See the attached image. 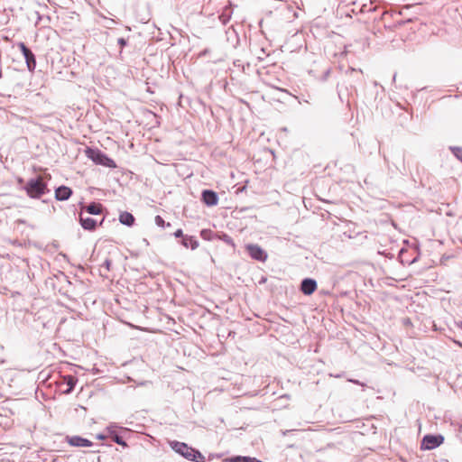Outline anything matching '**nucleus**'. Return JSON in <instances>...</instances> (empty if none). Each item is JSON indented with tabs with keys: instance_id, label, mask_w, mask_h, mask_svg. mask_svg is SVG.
Segmentation results:
<instances>
[{
	"instance_id": "obj_12",
	"label": "nucleus",
	"mask_w": 462,
	"mask_h": 462,
	"mask_svg": "<svg viewBox=\"0 0 462 462\" xmlns=\"http://www.w3.org/2000/svg\"><path fill=\"white\" fill-rule=\"evenodd\" d=\"M86 211L91 215H99L102 213L103 206L100 203H91L85 208Z\"/></svg>"
},
{
	"instance_id": "obj_10",
	"label": "nucleus",
	"mask_w": 462,
	"mask_h": 462,
	"mask_svg": "<svg viewBox=\"0 0 462 462\" xmlns=\"http://www.w3.org/2000/svg\"><path fill=\"white\" fill-rule=\"evenodd\" d=\"M79 222L82 227L86 230L93 231L96 229L97 223L96 220L89 217H83L82 214L79 216Z\"/></svg>"
},
{
	"instance_id": "obj_7",
	"label": "nucleus",
	"mask_w": 462,
	"mask_h": 462,
	"mask_svg": "<svg viewBox=\"0 0 462 462\" xmlns=\"http://www.w3.org/2000/svg\"><path fill=\"white\" fill-rule=\"evenodd\" d=\"M301 291L306 295L312 294L317 289V283L312 279H305L300 285Z\"/></svg>"
},
{
	"instance_id": "obj_20",
	"label": "nucleus",
	"mask_w": 462,
	"mask_h": 462,
	"mask_svg": "<svg viewBox=\"0 0 462 462\" xmlns=\"http://www.w3.org/2000/svg\"><path fill=\"white\" fill-rule=\"evenodd\" d=\"M457 327H458L460 329H462V320H461L459 323H457Z\"/></svg>"
},
{
	"instance_id": "obj_9",
	"label": "nucleus",
	"mask_w": 462,
	"mask_h": 462,
	"mask_svg": "<svg viewBox=\"0 0 462 462\" xmlns=\"http://www.w3.org/2000/svg\"><path fill=\"white\" fill-rule=\"evenodd\" d=\"M71 189L67 186H60L55 190V198L58 200H66L71 196Z\"/></svg>"
},
{
	"instance_id": "obj_16",
	"label": "nucleus",
	"mask_w": 462,
	"mask_h": 462,
	"mask_svg": "<svg viewBox=\"0 0 462 462\" xmlns=\"http://www.w3.org/2000/svg\"><path fill=\"white\" fill-rule=\"evenodd\" d=\"M155 221H156V224L158 226H164V220L160 217V216H157L155 217Z\"/></svg>"
},
{
	"instance_id": "obj_3",
	"label": "nucleus",
	"mask_w": 462,
	"mask_h": 462,
	"mask_svg": "<svg viewBox=\"0 0 462 462\" xmlns=\"http://www.w3.org/2000/svg\"><path fill=\"white\" fill-rule=\"evenodd\" d=\"M444 441V438L441 435L434 436V435H426L421 441V449H433L439 445H441Z\"/></svg>"
},
{
	"instance_id": "obj_5",
	"label": "nucleus",
	"mask_w": 462,
	"mask_h": 462,
	"mask_svg": "<svg viewBox=\"0 0 462 462\" xmlns=\"http://www.w3.org/2000/svg\"><path fill=\"white\" fill-rule=\"evenodd\" d=\"M18 47L25 58L28 69L30 71H32L36 66L34 54L31 51L29 48H27V46L23 42H20L18 44Z\"/></svg>"
},
{
	"instance_id": "obj_8",
	"label": "nucleus",
	"mask_w": 462,
	"mask_h": 462,
	"mask_svg": "<svg viewBox=\"0 0 462 462\" xmlns=\"http://www.w3.org/2000/svg\"><path fill=\"white\" fill-rule=\"evenodd\" d=\"M68 443L70 446L74 447H91L92 442L87 439L79 437V436H73L68 439Z\"/></svg>"
},
{
	"instance_id": "obj_13",
	"label": "nucleus",
	"mask_w": 462,
	"mask_h": 462,
	"mask_svg": "<svg viewBox=\"0 0 462 462\" xmlns=\"http://www.w3.org/2000/svg\"><path fill=\"white\" fill-rule=\"evenodd\" d=\"M182 245L187 248L190 247L192 250H194L199 246V242L193 237H184L182 240Z\"/></svg>"
},
{
	"instance_id": "obj_21",
	"label": "nucleus",
	"mask_w": 462,
	"mask_h": 462,
	"mask_svg": "<svg viewBox=\"0 0 462 462\" xmlns=\"http://www.w3.org/2000/svg\"><path fill=\"white\" fill-rule=\"evenodd\" d=\"M102 155L100 153L97 154V158L99 159Z\"/></svg>"
},
{
	"instance_id": "obj_19",
	"label": "nucleus",
	"mask_w": 462,
	"mask_h": 462,
	"mask_svg": "<svg viewBox=\"0 0 462 462\" xmlns=\"http://www.w3.org/2000/svg\"><path fill=\"white\" fill-rule=\"evenodd\" d=\"M452 341H453L456 345H457V346H459L460 347H462V342H460V341H458V340H457V339H452Z\"/></svg>"
},
{
	"instance_id": "obj_2",
	"label": "nucleus",
	"mask_w": 462,
	"mask_h": 462,
	"mask_svg": "<svg viewBox=\"0 0 462 462\" xmlns=\"http://www.w3.org/2000/svg\"><path fill=\"white\" fill-rule=\"evenodd\" d=\"M171 448L184 457L192 460L199 461L203 458L202 454L195 448L189 447L183 442L174 441L171 443Z\"/></svg>"
},
{
	"instance_id": "obj_6",
	"label": "nucleus",
	"mask_w": 462,
	"mask_h": 462,
	"mask_svg": "<svg viewBox=\"0 0 462 462\" xmlns=\"http://www.w3.org/2000/svg\"><path fill=\"white\" fill-rule=\"evenodd\" d=\"M202 201L209 207L215 206L218 202L217 195L215 191L206 189L202 192Z\"/></svg>"
},
{
	"instance_id": "obj_1",
	"label": "nucleus",
	"mask_w": 462,
	"mask_h": 462,
	"mask_svg": "<svg viewBox=\"0 0 462 462\" xmlns=\"http://www.w3.org/2000/svg\"><path fill=\"white\" fill-rule=\"evenodd\" d=\"M25 190L30 198L39 199L46 193L47 185L43 182V178L39 176L37 179L30 180L27 182Z\"/></svg>"
},
{
	"instance_id": "obj_15",
	"label": "nucleus",
	"mask_w": 462,
	"mask_h": 462,
	"mask_svg": "<svg viewBox=\"0 0 462 462\" xmlns=\"http://www.w3.org/2000/svg\"><path fill=\"white\" fill-rule=\"evenodd\" d=\"M112 439H113L116 443H117V444H119V445H122V446H124V447H126V443L123 440L122 437H120V436H118V435H114V436L112 437Z\"/></svg>"
},
{
	"instance_id": "obj_18",
	"label": "nucleus",
	"mask_w": 462,
	"mask_h": 462,
	"mask_svg": "<svg viewBox=\"0 0 462 462\" xmlns=\"http://www.w3.org/2000/svg\"><path fill=\"white\" fill-rule=\"evenodd\" d=\"M118 42H119V44H120L122 47H123V46H125V43H126V42H125V39H123V38L119 39V40H118Z\"/></svg>"
},
{
	"instance_id": "obj_22",
	"label": "nucleus",
	"mask_w": 462,
	"mask_h": 462,
	"mask_svg": "<svg viewBox=\"0 0 462 462\" xmlns=\"http://www.w3.org/2000/svg\"><path fill=\"white\" fill-rule=\"evenodd\" d=\"M459 429H460V431L462 432V424L460 425V428H459Z\"/></svg>"
},
{
	"instance_id": "obj_14",
	"label": "nucleus",
	"mask_w": 462,
	"mask_h": 462,
	"mask_svg": "<svg viewBox=\"0 0 462 462\" xmlns=\"http://www.w3.org/2000/svg\"><path fill=\"white\" fill-rule=\"evenodd\" d=\"M66 383H67V385L69 386L68 390L66 391V393H70L73 388L75 387V384H76V382H77V379L72 376V375H67L64 377Z\"/></svg>"
},
{
	"instance_id": "obj_4",
	"label": "nucleus",
	"mask_w": 462,
	"mask_h": 462,
	"mask_svg": "<svg viewBox=\"0 0 462 462\" xmlns=\"http://www.w3.org/2000/svg\"><path fill=\"white\" fill-rule=\"evenodd\" d=\"M246 251L250 256L259 262H265L267 260V254L258 245H247Z\"/></svg>"
},
{
	"instance_id": "obj_11",
	"label": "nucleus",
	"mask_w": 462,
	"mask_h": 462,
	"mask_svg": "<svg viewBox=\"0 0 462 462\" xmlns=\"http://www.w3.org/2000/svg\"><path fill=\"white\" fill-rule=\"evenodd\" d=\"M134 217L127 211L121 212L119 215V221L123 225L131 226L134 225Z\"/></svg>"
},
{
	"instance_id": "obj_17",
	"label": "nucleus",
	"mask_w": 462,
	"mask_h": 462,
	"mask_svg": "<svg viewBox=\"0 0 462 462\" xmlns=\"http://www.w3.org/2000/svg\"><path fill=\"white\" fill-rule=\"evenodd\" d=\"M174 236L176 237H181L183 236V233H182V230L181 229H178L175 233H174Z\"/></svg>"
}]
</instances>
